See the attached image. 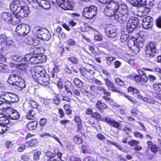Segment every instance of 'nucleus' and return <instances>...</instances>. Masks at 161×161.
<instances>
[{"instance_id": "5", "label": "nucleus", "mask_w": 161, "mask_h": 161, "mask_svg": "<svg viewBox=\"0 0 161 161\" xmlns=\"http://www.w3.org/2000/svg\"><path fill=\"white\" fill-rule=\"evenodd\" d=\"M138 22V19L137 18L131 17V18L129 19L127 25L124 28V30L132 32L136 27Z\"/></svg>"}, {"instance_id": "46", "label": "nucleus", "mask_w": 161, "mask_h": 161, "mask_svg": "<svg viewBox=\"0 0 161 161\" xmlns=\"http://www.w3.org/2000/svg\"><path fill=\"white\" fill-rule=\"evenodd\" d=\"M54 152V153L50 151H47L46 153V155L48 158L56 157V152L55 151Z\"/></svg>"}, {"instance_id": "63", "label": "nucleus", "mask_w": 161, "mask_h": 161, "mask_svg": "<svg viewBox=\"0 0 161 161\" xmlns=\"http://www.w3.org/2000/svg\"><path fill=\"white\" fill-rule=\"evenodd\" d=\"M67 59L71 61L72 63L75 64H77L78 63V60L76 58L74 57L68 58Z\"/></svg>"}, {"instance_id": "41", "label": "nucleus", "mask_w": 161, "mask_h": 161, "mask_svg": "<svg viewBox=\"0 0 161 161\" xmlns=\"http://www.w3.org/2000/svg\"><path fill=\"white\" fill-rule=\"evenodd\" d=\"M43 37L42 40L44 41H48L50 38L51 36L49 33L46 30L45 32L43 35Z\"/></svg>"}, {"instance_id": "13", "label": "nucleus", "mask_w": 161, "mask_h": 161, "mask_svg": "<svg viewBox=\"0 0 161 161\" xmlns=\"http://www.w3.org/2000/svg\"><path fill=\"white\" fill-rule=\"evenodd\" d=\"M29 13V7L28 6H24L20 8L17 13V16L23 18L27 17Z\"/></svg>"}, {"instance_id": "7", "label": "nucleus", "mask_w": 161, "mask_h": 161, "mask_svg": "<svg viewBox=\"0 0 161 161\" xmlns=\"http://www.w3.org/2000/svg\"><path fill=\"white\" fill-rule=\"evenodd\" d=\"M30 30V27L27 25L22 24L16 26L15 31L20 35L25 36L29 33Z\"/></svg>"}, {"instance_id": "60", "label": "nucleus", "mask_w": 161, "mask_h": 161, "mask_svg": "<svg viewBox=\"0 0 161 161\" xmlns=\"http://www.w3.org/2000/svg\"><path fill=\"white\" fill-rule=\"evenodd\" d=\"M141 78L142 77L140 76H139L138 75H135L134 77V80L137 83H139V82H143L142 79H141Z\"/></svg>"}, {"instance_id": "17", "label": "nucleus", "mask_w": 161, "mask_h": 161, "mask_svg": "<svg viewBox=\"0 0 161 161\" xmlns=\"http://www.w3.org/2000/svg\"><path fill=\"white\" fill-rule=\"evenodd\" d=\"M20 3L19 1H14L12 2L10 4V8L13 12H16L17 13L21 7Z\"/></svg>"}, {"instance_id": "38", "label": "nucleus", "mask_w": 161, "mask_h": 161, "mask_svg": "<svg viewBox=\"0 0 161 161\" xmlns=\"http://www.w3.org/2000/svg\"><path fill=\"white\" fill-rule=\"evenodd\" d=\"M153 89L157 92L161 91V82L156 83L153 84Z\"/></svg>"}, {"instance_id": "18", "label": "nucleus", "mask_w": 161, "mask_h": 161, "mask_svg": "<svg viewBox=\"0 0 161 161\" xmlns=\"http://www.w3.org/2000/svg\"><path fill=\"white\" fill-rule=\"evenodd\" d=\"M14 94L11 92H2L0 94V97L4 100L6 102L9 103Z\"/></svg>"}, {"instance_id": "25", "label": "nucleus", "mask_w": 161, "mask_h": 161, "mask_svg": "<svg viewBox=\"0 0 161 161\" xmlns=\"http://www.w3.org/2000/svg\"><path fill=\"white\" fill-rule=\"evenodd\" d=\"M96 106L98 110L101 112H103V110L107 108V106L101 101H98L96 103Z\"/></svg>"}, {"instance_id": "36", "label": "nucleus", "mask_w": 161, "mask_h": 161, "mask_svg": "<svg viewBox=\"0 0 161 161\" xmlns=\"http://www.w3.org/2000/svg\"><path fill=\"white\" fill-rule=\"evenodd\" d=\"M154 3L153 0H145L144 4L145 6L146 7L149 9L153 6Z\"/></svg>"}, {"instance_id": "20", "label": "nucleus", "mask_w": 161, "mask_h": 161, "mask_svg": "<svg viewBox=\"0 0 161 161\" xmlns=\"http://www.w3.org/2000/svg\"><path fill=\"white\" fill-rule=\"evenodd\" d=\"M105 121L108 124L111 125L113 127L119 129L120 127L119 124L114 120L113 119H111L108 117H106L105 118Z\"/></svg>"}, {"instance_id": "61", "label": "nucleus", "mask_w": 161, "mask_h": 161, "mask_svg": "<svg viewBox=\"0 0 161 161\" xmlns=\"http://www.w3.org/2000/svg\"><path fill=\"white\" fill-rule=\"evenodd\" d=\"M80 80L77 78H75L74 80V83L78 88H80Z\"/></svg>"}, {"instance_id": "19", "label": "nucleus", "mask_w": 161, "mask_h": 161, "mask_svg": "<svg viewBox=\"0 0 161 161\" xmlns=\"http://www.w3.org/2000/svg\"><path fill=\"white\" fill-rule=\"evenodd\" d=\"M8 112V116L9 119L13 120H16L19 118L20 115L19 113L17 110L14 109H11Z\"/></svg>"}, {"instance_id": "34", "label": "nucleus", "mask_w": 161, "mask_h": 161, "mask_svg": "<svg viewBox=\"0 0 161 161\" xmlns=\"http://www.w3.org/2000/svg\"><path fill=\"white\" fill-rule=\"evenodd\" d=\"M97 89L98 91H100L102 93H103L104 94L108 96H110L111 93L107 91L104 87L102 86H98L97 87Z\"/></svg>"}, {"instance_id": "4", "label": "nucleus", "mask_w": 161, "mask_h": 161, "mask_svg": "<svg viewBox=\"0 0 161 161\" xmlns=\"http://www.w3.org/2000/svg\"><path fill=\"white\" fill-rule=\"evenodd\" d=\"M97 8L93 6L85 8L82 14L84 17L88 19H92L97 14Z\"/></svg>"}, {"instance_id": "42", "label": "nucleus", "mask_w": 161, "mask_h": 161, "mask_svg": "<svg viewBox=\"0 0 161 161\" xmlns=\"http://www.w3.org/2000/svg\"><path fill=\"white\" fill-rule=\"evenodd\" d=\"M106 59L107 60V64L108 65H111L112 63L114 60L116 59V58L113 57H106Z\"/></svg>"}, {"instance_id": "6", "label": "nucleus", "mask_w": 161, "mask_h": 161, "mask_svg": "<svg viewBox=\"0 0 161 161\" xmlns=\"http://www.w3.org/2000/svg\"><path fill=\"white\" fill-rule=\"evenodd\" d=\"M156 43L151 42L146 47L145 53L147 57H153L156 52Z\"/></svg>"}, {"instance_id": "48", "label": "nucleus", "mask_w": 161, "mask_h": 161, "mask_svg": "<svg viewBox=\"0 0 161 161\" xmlns=\"http://www.w3.org/2000/svg\"><path fill=\"white\" fill-rule=\"evenodd\" d=\"M92 117L96 119L97 120H100L101 118V115L98 113L96 112L92 114Z\"/></svg>"}, {"instance_id": "32", "label": "nucleus", "mask_w": 161, "mask_h": 161, "mask_svg": "<svg viewBox=\"0 0 161 161\" xmlns=\"http://www.w3.org/2000/svg\"><path fill=\"white\" fill-rule=\"evenodd\" d=\"M138 7L139 8V11L142 13L143 15H146L149 12V9L147 8L144 4L142 6H139Z\"/></svg>"}, {"instance_id": "52", "label": "nucleus", "mask_w": 161, "mask_h": 161, "mask_svg": "<svg viewBox=\"0 0 161 161\" xmlns=\"http://www.w3.org/2000/svg\"><path fill=\"white\" fill-rule=\"evenodd\" d=\"M115 82L120 86H122L125 85V82L120 80L119 78H116L115 79Z\"/></svg>"}, {"instance_id": "64", "label": "nucleus", "mask_w": 161, "mask_h": 161, "mask_svg": "<svg viewBox=\"0 0 161 161\" xmlns=\"http://www.w3.org/2000/svg\"><path fill=\"white\" fill-rule=\"evenodd\" d=\"M156 24L158 27L161 28V17H159L157 19Z\"/></svg>"}, {"instance_id": "15", "label": "nucleus", "mask_w": 161, "mask_h": 161, "mask_svg": "<svg viewBox=\"0 0 161 161\" xmlns=\"http://www.w3.org/2000/svg\"><path fill=\"white\" fill-rule=\"evenodd\" d=\"M35 80L38 82L41 85H47L49 84V79L48 76L46 73L45 75H42L37 78V79Z\"/></svg>"}, {"instance_id": "58", "label": "nucleus", "mask_w": 161, "mask_h": 161, "mask_svg": "<svg viewBox=\"0 0 161 161\" xmlns=\"http://www.w3.org/2000/svg\"><path fill=\"white\" fill-rule=\"evenodd\" d=\"M6 43L4 42L0 41V52L3 51L5 49Z\"/></svg>"}, {"instance_id": "3", "label": "nucleus", "mask_w": 161, "mask_h": 161, "mask_svg": "<svg viewBox=\"0 0 161 161\" xmlns=\"http://www.w3.org/2000/svg\"><path fill=\"white\" fill-rule=\"evenodd\" d=\"M8 83L11 85L16 86L21 88L25 87L26 84L24 79L20 76L15 74H11L9 76L8 80Z\"/></svg>"}, {"instance_id": "30", "label": "nucleus", "mask_w": 161, "mask_h": 161, "mask_svg": "<svg viewBox=\"0 0 161 161\" xmlns=\"http://www.w3.org/2000/svg\"><path fill=\"white\" fill-rule=\"evenodd\" d=\"M38 122L36 121L30 122L27 125V127L30 130H34L36 129Z\"/></svg>"}, {"instance_id": "49", "label": "nucleus", "mask_w": 161, "mask_h": 161, "mask_svg": "<svg viewBox=\"0 0 161 161\" xmlns=\"http://www.w3.org/2000/svg\"><path fill=\"white\" fill-rule=\"evenodd\" d=\"M140 142L139 141L134 140H131L128 142V144L131 146H136Z\"/></svg>"}, {"instance_id": "50", "label": "nucleus", "mask_w": 161, "mask_h": 161, "mask_svg": "<svg viewBox=\"0 0 161 161\" xmlns=\"http://www.w3.org/2000/svg\"><path fill=\"white\" fill-rule=\"evenodd\" d=\"M75 120L76 122L77 123V128L78 130H80V117L78 116H76L75 117Z\"/></svg>"}, {"instance_id": "26", "label": "nucleus", "mask_w": 161, "mask_h": 161, "mask_svg": "<svg viewBox=\"0 0 161 161\" xmlns=\"http://www.w3.org/2000/svg\"><path fill=\"white\" fill-rule=\"evenodd\" d=\"M131 32H129L126 30H124L122 31L120 36V40L122 42H124L126 41L128 37V34Z\"/></svg>"}, {"instance_id": "57", "label": "nucleus", "mask_w": 161, "mask_h": 161, "mask_svg": "<svg viewBox=\"0 0 161 161\" xmlns=\"http://www.w3.org/2000/svg\"><path fill=\"white\" fill-rule=\"evenodd\" d=\"M8 38V37L5 35L2 34L0 36V41H2V42H4L6 43Z\"/></svg>"}, {"instance_id": "24", "label": "nucleus", "mask_w": 161, "mask_h": 161, "mask_svg": "<svg viewBox=\"0 0 161 161\" xmlns=\"http://www.w3.org/2000/svg\"><path fill=\"white\" fill-rule=\"evenodd\" d=\"M12 15V14L10 13L3 12L1 14V19L3 21L9 22L11 19Z\"/></svg>"}, {"instance_id": "23", "label": "nucleus", "mask_w": 161, "mask_h": 161, "mask_svg": "<svg viewBox=\"0 0 161 161\" xmlns=\"http://www.w3.org/2000/svg\"><path fill=\"white\" fill-rule=\"evenodd\" d=\"M36 36L42 40L46 30L39 27H35L34 29Z\"/></svg>"}, {"instance_id": "1", "label": "nucleus", "mask_w": 161, "mask_h": 161, "mask_svg": "<svg viewBox=\"0 0 161 161\" xmlns=\"http://www.w3.org/2000/svg\"><path fill=\"white\" fill-rule=\"evenodd\" d=\"M101 3L104 4L110 3L107 5L104 9V13L106 16L112 17L116 13L117 4L116 2H113V0H98Z\"/></svg>"}, {"instance_id": "31", "label": "nucleus", "mask_w": 161, "mask_h": 161, "mask_svg": "<svg viewBox=\"0 0 161 161\" xmlns=\"http://www.w3.org/2000/svg\"><path fill=\"white\" fill-rule=\"evenodd\" d=\"M19 19L14 14H12L11 17V19L10 20L9 23L15 25L19 23Z\"/></svg>"}, {"instance_id": "44", "label": "nucleus", "mask_w": 161, "mask_h": 161, "mask_svg": "<svg viewBox=\"0 0 161 161\" xmlns=\"http://www.w3.org/2000/svg\"><path fill=\"white\" fill-rule=\"evenodd\" d=\"M11 57L12 60L18 62H20L23 59L22 57L16 55H13L11 56Z\"/></svg>"}, {"instance_id": "53", "label": "nucleus", "mask_w": 161, "mask_h": 161, "mask_svg": "<svg viewBox=\"0 0 161 161\" xmlns=\"http://www.w3.org/2000/svg\"><path fill=\"white\" fill-rule=\"evenodd\" d=\"M14 41L8 38L6 42V46H13L14 45Z\"/></svg>"}, {"instance_id": "2", "label": "nucleus", "mask_w": 161, "mask_h": 161, "mask_svg": "<svg viewBox=\"0 0 161 161\" xmlns=\"http://www.w3.org/2000/svg\"><path fill=\"white\" fill-rule=\"evenodd\" d=\"M23 60L25 61H27V63L35 64L45 62L47 59L45 56L37 53V54L33 55L31 54H26L24 57Z\"/></svg>"}, {"instance_id": "43", "label": "nucleus", "mask_w": 161, "mask_h": 161, "mask_svg": "<svg viewBox=\"0 0 161 161\" xmlns=\"http://www.w3.org/2000/svg\"><path fill=\"white\" fill-rule=\"evenodd\" d=\"M143 101L151 104H154L155 103L153 100L148 97H144Z\"/></svg>"}, {"instance_id": "16", "label": "nucleus", "mask_w": 161, "mask_h": 161, "mask_svg": "<svg viewBox=\"0 0 161 161\" xmlns=\"http://www.w3.org/2000/svg\"><path fill=\"white\" fill-rule=\"evenodd\" d=\"M105 83L106 86L108 87L109 90L113 92H117L119 93H122V92L119 90L114 85L113 83L111 82L107 78L104 79Z\"/></svg>"}, {"instance_id": "37", "label": "nucleus", "mask_w": 161, "mask_h": 161, "mask_svg": "<svg viewBox=\"0 0 161 161\" xmlns=\"http://www.w3.org/2000/svg\"><path fill=\"white\" fill-rule=\"evenodd\" d=\"M36 113L33 109H31L27 113L26 118L28 119H33Z\"/></svg>"}, {"instance_id": "55", "label": "nucleus", "mask_w": 161, "mask_h": 161, "mask_svg": "<svg viewBox=\"0 0 161 161\" xmlns=\"http://www.w3.org/2000/svg\"><path fill=\"white\" fill-rule=\"evenodd\" d=\"M13 96H14V97H12L11 101L10 102V103H15V102H18L19 100V98L18 97V96L16 95L15 94H14Z\"/></svg>"}, {"instance_id": "11", "label": "nucleus", "mask_w": 161, "mask_h": 161, "mask_svg": "<svg viewBox=\"0 0 161 161\" xmlns=\"http://www.w3.org/2000/svg\"><path fill=\"white\" fill-rule=\"evenodd\" d=\"M131 14L129 12L125 14H115L114 15V19L121 23L126 22L131 17Z\"/></svg>"}, {"instance_id": "21", "label": "nucleus", "mask_w": 161, "mask_h": 161, "mask_svg": "<svg viewBox=\"0 0 161 161\" xmlns=\"http://www.w3.org/2000/svg\"><path fill=\"white\" fill-rule=\"evenodd\" d=\"M38 6L40 5L45 9H47L50 8L51 5L48 0H38Z\"/></svg>"}, {"instance_id": "9", "label": "nucleus", "mask_w": 161, "mask_h": 161, "mask_svg": "<svg viewBox=\"0 0 161 161\" xmlns=\"http://www.w3.org/2000/svg\"><path fill=\"white\" fill-rule=\"evenodd\" d=\"M105 32L106 36L109 37H114L117 34L115 26L112 25H106L105 28Z\"/></svg>"}, {"instance_id": "56", "label": "nucleus", "mask_w": 161, "mask_h": 161, "mask_svg": "<svg viewBox=\"0 0 161 161\" xmlns=\"http://www.w3.org/2000/svg\"><path fill=\"white\" fill-rule=\"evenodd\" d=\"M110 143H111L112 144L115 146L116 147H117L119 150L120 151H122L123 152H124L125 150L123 148L122 146L114 142H112L111 141H110Z\"/></svg>"}, {"instance_id": "12", "label": "nucleus", "mask_w": 161, "mask_h": 161, "mask_svg": "<svg viewBox=\"0 0 161 161\" xmlns=\"http://www.w3.org/2000/svg\"><path fill=\"white\" fill-rule=\"evenodd\" d=\"M153 21V19L150 16H147L142 20V26L146 29H151L152 28Z\"/></svg>"}, {"instance_id": "33", "label": "nucleus", "mask_w": 161, "mask_h": 161, "mask_svg": "<svg viewBox=\"0 0 161 161\" xmlns=\"http://www.w3.org/2000/svg\"><path fill=\"white\" fill-rule=\"evenodd\" d=\"M136 33V39H138L139 38L143 40L145 38L146 33L142 31H137Z\"/></svg>"}, {"instance_id": "35", "label": "nucleus", "mask_w": 161, "mask_h": 161, "mask_svg": "<svg viewBox=\"0 0 161 161\" xmlns=\"http://www.w3.org/2000/svg\"><path fill=\"white\" fill-rule=\"evenodd\" d=\"M138 72L139 74V76L142 77V80L143 82H146L147 81V77L144 71L141 70H138Z\"/></svg>"}, {"instance_id": "10", "label": "nucleus", "mask_w": 161, "mask_h": 161, "mask_svg": "<svg viewBox=\"0 0 161 161\" xmlns=\"http://www.w3.org/2000/svg\"><path fill=\"white\" fill-rule=\"evenodd\" d=\"M58 6L64 10H71L73 8L71 3L68 0H56Z\"/></svg>"}, {"instance_id": "28", "label": "nucleus", "mask_w": 161, "mask_h": 161, "mask_svg": "<svg viewBox=\"0 0 161 161\" xmlns=\"http://www.w3.org/2000/svg\"><path fill=\"white\" fill-rule=\"evenodd\" d=\"M142 43H140L139 44L138 42H136L135 45L133 46L130 49L133 50L135 53H136L139 51L140 48L142 47Z\"/></svg>"}, {"instance_id": "47", "label": "nucleus", "mask_w": 161, "mask_h": 161, "mask_svg": "<svg viewBox=\"0 0 161 161\" xmlns=\"http://www.w3.org/2000/svg\"><path fill=\"white\" fill-rule=\"evenodd\" d=\"M148 80L151 82H153L156 81L157 80V78L156 76L154 75H149L147 77V80Z\"/></svg>"}, {"instance_id": "59", "label": "nucleus", "mask_w": 161, "mask_h": 161, "mask_svg": "<svg viewBox=\"0 0 161 161\" xmlns=\"http://www.w3.org/2000/svg\"><path fill=\"white\" fill-rule=\"evenodd\" d=\"M29 104L30 106L32 108H36L38 107L37 103L35 101L31 100L29 102Z\"/></svg>"}, {"instance_id": "14", "label": "nucleus", "mask_w": 161, "mask_h": 161, "mask_svg": "<svg viewBox=\"0 0 161 161\" xmlns=\"http://www.w3.org/2000/svg\"><path fill=\"white\" fill-rule=\"evenodd\" d=\"M116 4H117L116 13L115 14H125L129 12L127 7L125 4L119 5L118 3L116 2Z\"/></svg>"}, {"instance_id": "40", "label": "nucleus", "mask_w": 161, "mask_h": 161, "mask_svg": "<svg viewBox=\"0 0 161 161\" xmlns=\"http://www.w3.org/2000/svg\"><path fill=\"white\" fill-rule=\"evenodd\" d=\"M122 93H120V94H122L125 97L127 98L129 100L130 102L131 103H136V101L135 99H134L131 96H129L127 95H126L123 92H122Z\"/></svg>"}, {"instance_id": "54", "label": "nucleus", "mask_w": 161, "mask_h": 161, "mask_svg": "<svg viewBox=\"0 0 161 161\" xmlns=\"http://www.w3.org/2000/svg\"><path fill=\"white\" fill-rule=\"evenodd\" d=\"M41 154V152L40 151L36 152L34 153V159L36 160H37L39 159V156Z\"/></svg>"}, {"instance_id": "51", "label": "nucleus", "mask_w": 161, "mask_h": 161, "mask_svg": "<svg viewBox=\"0 0 161 161\" xmlns=\"http://www.w3.org/2000/svg\"><path fill=\"white\" fill-rule=\"evenodd\" d=\"M136 43L134 40L131 39H129L128 42V46L130 48L133 46H135Z\"/></svg>"}, {"instance_id": "22", "label": "nucleus", "mask_w": 161, "mask_h": 161, "mask_svg": "<svg viewBox=\"0 0 161 161\" xmlns=\"http://www.w3.org/2000/svg\"><path fill=\"white\" fill-rule=\"evenodd\" d=\"M64 87L69 95L71 96L73 94L72 91H73L74 87L73 84L69 81H67L65 82Z\"/></svg>"}, {"instance_id": "29", "label": "nucleus", "mask_w": 161, "mask_h": 161, "mask_svg": "<svg viewBox=\"0 0 161 161\" xmlns=\"http://www.w3.org/2000/svg\"><path fill=\"white\" fill-rule=\"evenodd\" d=\"M37 143V141L35 138L32 139L30 141H27L25 142L26 147H33L36 146Z\"/></svg>"}, {"instance_id": "27", "label": "nucleus", "mask_w": 161, "mask_h": 161, "mask_svg": "<svg viewBox=\"0 0 161 161\" xmlns=\"http://www.w3.org/2000/svg\"><path fill=\"white\" fill-rule=\"evenodd\" d=\"M143 0H132L130 3L133 6L136 7H139L143 4Z\"/></svg>"}, {"instance_id": "62", "label": "nucleus", "mask_w": 161, "mask_h": 161, "mask_svg": "<svg viewBox=\"0 0 161 161\" xmlns=\"http://www.w3.org/2000/svg\"><path fill=\"white\" fill-rule=\"evenodd\" d=\"M94 39L96 41H101L102 40L103 38L101 35L97 34L95 35Z\"/></svg>"}, {"instance_id": "8", "label": "nucleus", "mask_w": 161, "mask_h": 161, "mask_svg": "<svg viewBox=\"0 0 161 161\" xmlns=\"http://www.w3.org/2000/svg\"><path fill=\"white\" fill-rule=\"evenodd\" d=\"M32 75L34 79L36 80L42 75H46V71L44 68L41 66H37L34 68L32 70Z\"/></svg>"}, {"instance_id": "45", "label": "nucleus", "mask_w": 161, "mask_h": 161, "mask_svg": "<svg viewBox=\"0 0 161 161\" xmlns=\"http://www.w3.org/2000/svg\"><path fill=\"white\" fill-rule=\"evenodd\" d=\"M27 1L32 5L33 7L36 8L38 6V0H27Z\"/></svg>"}, {"instance_id": "39", "label": "nucleus", "mask_w": 161, "mask_h": 161, "mask_svg": "<svg viewBox=\"0 0 161 161\" xmlns=\"http://www.w3.org/2000/svg\"><path fill=\"white\" fill-rule=\"evenodd\" d=\"M16 67L19 69L21 70H25L28 67V65L26 63L20 64L16 65Z\"/></svg>"}]
</instances>
